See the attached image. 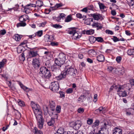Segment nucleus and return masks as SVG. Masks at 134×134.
<instances>
[{
  "label": "nucleus",
  "instance_id": "nucleus-62",
  "mask_svg": "<svg viewBox=\"0 0 134 134\" xmlns=\"http://www.w3.org/2000/svg\"><path fill=\"white\" fill-rule=\"evenodd\" d=\"M53 26L56 28H61L62 27L61 26L57 24L54 25Z\"/></svg>",
  "mask_w": 134,
  "mask_h": 134
},
{
  "label": "nucleus",
  "instance_id": "nucleus-37",
  "mask_svg": "<svg viewBox=\"0 0 134 134\" xmlns=\"http://www.w3.org/2000/svg\"><path fill=\"white\" fill-rule=\"evenodd\" d=\"M127 3L130 6H132L134 4L133 0H126Z\"/></svg>",
  "mask_w": 134,
  "mask_h": 134
},
{
  "label": "nucleus",
  "instance_id": "nucleus-45",
  "mask_svg": "<svg viewBox=\"0 0 134 134\" xmlns=\"http://www.w3.org/2000/svg\"><path fill=\"white\" fill-rule=\"evenodd\" d=\"M96 40L100 42H102L103 41V38L101 37H96Z\"/></svg>",
  "mask_w": 134,
  "mask_h": 134
},
{
  "label": "nucleus",
  "instance_id": "nucleus-10",
  "mask_svg": "<svg viewBox=\"0 0 134 134\" xmlns=\"http://www.w3.org/2000/svg\"><path fill=\"white\" fill-rule=\"evenodd\" d=\"M36 6L34 4H28L24 7L25 12L26 13L30 12L32 10V8L35 7Z\"/></svg>",
  "mask_w": 134,
  "mask_h": 134
},
{
  "label": "nucleus",
  "instance_id": "nucleus-5",
  "mask_svg": "<svg viewBox=\"0 0 134 134\" xmlns=\"http://www.w3.org/2000/svg\"><path fill=\"white\" fill-rule=\"evenodd\" d=\"M31 105L33 110L35 114H36L37 113H38L39 114L41 113V110L39 109V106L38 104L32 101L31 102Z\"/></svg>",
  "mask_w": 134,
  "mask_h": 134
},
{
  "label": "nucleus",
  "instance_id": "nucleus-30",
  "mask_svg": "<svg viewBox=\"0 0 134 134\" xmlns=\"http://www.w3.org/2000/svg\"><path fill=\"white\" fill-rule=\"evenodd\" d=\"M33 131L35 134H42V132L40 130H38L36 127H34Z\"/></svg>",
  "mask_w": 134,
  "mask_h": 134
},
{
  "label": "nucleus",
  "instance_id": "nucleus-16",
  "mask_svg": "<svg viewBox=\"0 0 134 134\" xmlns=\"http://www.w3.org/2000/svg\"><path fill=\"white\" fill-rule=\"evenodd\" d=\"M92 26L93 27L97 28V30L101 29L102 27V25L98 23H94Z\"/></svg>",
  "mask_w": 134,
  "mask_h": 134
},
{
  "label": "nucleus",
  "instance_id": "nucleus-42",
  "mask_svg": "<svg viewBox=\"0 0 134 134\" xmlns=\"http://www.w3.org/2000/svg\"><path fill=\"white\" fill-rule=\"evenodd\" d=\"M17 102L18 103L19 105L20 106H23L24 104V102L20 99H18Z\"/></svg>",
  "mask_w": 134,
  "mask_h": 134
},
{
  "label": "nucleus",
  "instance_id": "nucleus-60",
  "mask_svg": "<svg viewBox=\"0 0 134 134\" xmlns=\"http://www.w3.org/2000/svg\"><path fill=\"white\" fill-rule=\"evenodd\" d=\"M106 32L108 34L112 35L113 34V32L109 30H107L106 31Z\"/></svg>",
  "mask_w": 134,
  "mask_h": 134
},
{
  "label": "nucleus",
  "instance_id": "nucleus-9",
  "mask_svg": "<svg viewBox=\"0 0 134 134\" xmlns=\"http://www.w3.org/2000/svg\"><path fill=\"white\" fill-rule=\"evenodd\" d=\"M117 92L118 94L120 97H124L127 95L126 92L121 87H120L118 88Z\"/></svg>",
  "mask_w": 134,
  "mask_h": 134
},
{
  "label": "nucleus",
  "instance_id": "nucleus-6",
  "mask_svg": "<svg viewBox=\"0 0 134 134\" xmlns=\"http://www.w3.org/2000/svg\"><path fill=\"white\" fill-rule=\"evenodd\" d=\"M70 126L73 127L75 130H78L81 126L82 123L79 120H77L76 121H72L70 123Z\"/></svg>",
  "mask_w": 134,
  "mask_h": 134
},
{
  "label": "nucleus",
  "instance_id": "nucleus-17",
  "mask_svg": "<svg viewBox=\"0 0 134 134\" xmlns=\"http://www.w3.org/2000/svg\"><path fill=\"white\" fill-rule=\"evenodd\" d=\"M50 107L52 110L54 111L55 109L56 105L55 102L53 100H51L49 101Z\"/></svg>",
  "mask_w": 134,
  "mask_h": 134
},
{
  "label": "nucleus",
  "instance_id": "nucleus-29",
  "mask_svg": "<svg viewBox=\"0 0 134 134\" xmlns=\"http://www.w3.org/2000/svg\"><path fill=\"white\" fill-rule=\"evenodd\" d=\"M22 36L21 35H20L18 34H16L14 36V38L16 41H19L22 37Z\"/></svg>",
  "mask_w": 134,
  "mask_h": 134
},
{
  "label": "nucleus",
  "instance_id": "nucleus-39",
  "mask_svg": "<svg viewBox=\"0 0 134 134\" xmlns=\"http://www.w3.org/2000/svg\"><path fill=\"white\" fill-rule=\"evenodd\" d=\"M85 98V96L84 95H81L78 99V101L83 102Z\"/></svg>",
  "mask_w": 134,
  "mask_h": 134
},
{
  "label": "nucleus",
  "instance_id": "nucleus-13",
  "mask_svg": "<svg viewBox=\"0 0 134 134\" xmlns=\"http://www.w3.org/2000/svg\"><path fill=\"white\" fill-rule=\"evenodd\" d=\"M32 64L35 68H38L40 66V62L39 60L38 59H33Z\"/></svg>",
  "mask_w": 134,
  "mask_h": 134
},
{
  "label": "nucleus",
  "instance_id": "nucleus-31",
  "mask_svg": "<svg viewBox=\"0 0 134 134\" xmlns=\"http://www.w3.org/2000/svg\"><path fill=\"white\" fill-rule=\"evenodd\" d=\"M89 40L91 43H93L96 41V37L92 36L90 37Z\"/></svg>",
  "mask_w": 134,
  "mask_h": 134
},
{
  "label": "nucleus",
  "instance_id": "nucleus-55",
  "mask_svg": "<svg viewBox=\"0 0 134 134\" xmlns=\"http://www.w3.org/2000/svg\"><path fill=\"white\" fill-rule=\"evenodd\" d=\"M85 23L87 25H89L90 24V21L89 19H87L85 20Z\"/></svg>",
  "mask_w": 134,
  "mask_h": 134
},
{
  "label": "nucleus",
  "instance_id": "nucleus-40",
  "mask_svg": "<svg viewBox=\"0 0 134 134\" xmlns=\"http://www.w3.org/2000/svg\"><path fill=\"white\" fill-rule=\"evenodd\" d=\"M64 132V130L62 128H59L57 131V132L56 133L59 134H63Z\"/></svg>",
  "mask_w": 134,
  "mask_h": 134
},
{
  "label": "nucleus",
  "instance_id": "nucleus-63",
  "mask_svg": "<svg viewBox=\"0 0 134 134\" xmlns=\"http://www.w3.org/2000/svg\"><path fill=\"white\" fill-rule=\"evenodd\" d=\"M51 10V9L50 8L49 9H45V12L46 14H48Z\"/></svg>",
  "mask_w": 134,
  "mask_h": 134
},
{
  "label": "nucleus",
  "instance_id": "nucleus-3",
  "mask_svg": "<svg viewBox=\"0 0 134 134\" xmlns=\"http://www.w3.org/2000/svg\"><path fill=\"white\" fill-rule=\"evenodd\" d=\"M37 121L38 126L40 129H41L43 127L44 120L42 115V113L39 114V113L35 114Z\"/></svg>",
  "mask_w": 134,
  "mask_h": 134
},
{
  "label": "nucleus",
  "instance_id": "nucleus-58",
  "mask_svg": "<svg viewBox=\"0 0 134 134\" xmlns=\"http://www.w3.org/2000/svg\"><path fill=\"white\" fill-rule=\"evenodd\" d=\"M6 33L5 30H1L0 31V34L3 35H4Z\"/></svg>",
  "mask_w": 134,
  "mask_h": 134
},
{
  "label": "nucleus",
  "instance_id": "nucleus-46",
  "mask_svg": "<svg viewBox=\"0 0 134 134\" xmlns=\"http://www.w3.org/2000/svg\"><path fill=\"white\" fill-rule=\"evenodd\" d=\"M73 90L72 88H69L67 89L66 91V93H71L73 92Z\"/></svg>",
  "mask_w": 134,
  "mask_h": 134
},
{
  "label": "nucleus",
  "instance_id": "nucleus-7",
  "mask_svg": "<svg viewBox=\"0 0 134 134\" xmlns=\"http://www.w3.org/2000/svg\"><path fill=\"white\" fill-rule=\"evenodd\" d=\"M50 88L52 91L54 92H57L58 91L59 88L58 82L57 81L52 82Z\"/></svg>",
  "mask_w": 134,
  "mask_h": 134
},
{
  "label": "nucleus",
  "instance_id": "nucleus-56",
  "mask_svg": "<svg viewBox=\"0 0 134 134\" xmlns=\"http://www.w3.org/2000/svg\"><path fill=\"white\" fill-rule=\"evenodd\" d=\"M130 84L132 86L134 85V80L133 79L131 80H130Z\"/></svg>",
  "mask_w": 134,
  "mask_h": 134
},
{
  "label": "nucleus",
  "instance_id": "nucleus-54",
  "mask_svg": "<svg viewBox=\"0 0 134 134\" xmlns=\"http://www.w3.org/2000/svg\"><path fill=\"white\" fill-rule=\"evenodd\" d=\"M113 40L115 42H116L117 41H119V40L118 38L117 37H114L113 38ZM119 40H121V39H120Z\"/></svg>",
  "mask_w": 134,
  "mask_h": 134
},
{
  "label": "nucleus",
  "instance_id": "nucleus-34",
  "mask_svg": "<svg viewBox=\"0 0 134 134\" xmlns=\"http://www.w3.org/2000/svg\"><path fill=\"white\" fill-rule=\"evenodd\" d=\"M100 122L98 120H96L95 122L93 124L92 127H95L96 126H98L99 125Z\"/></svg>",
  "mask_w": 134,
  "mask_h": 134
},
{
  "label": "nucleus",
  "instance_id": "nucleus-18",
  "mask_svg": "<svg viewBox=\"0 0 134 134\" xmlns=\"http://www.w3.org/2000/svg\"><path fill=\"white\" fill-rule=\"evenodd\" d=\"M94 31L93 30L90 29L87 30H85L83 31L84 34H86L87 35H92L94 34Z\"/></svg>",
  "mask_w": 134,
  "mask_h": 134
},
{
  "label": "nucleus",
  "instance_id": "nucleus-61",
  "mask_svg": "<svg viewBox=\"0 0 134 134\" xmlns=\"http://www.w3.org/2000/svg\"><path fill=\"white\" fill-rule=\"evenodd\" d=\"M129 25L134 26V21H131L129 23Z\"/></svg>",
  "mask_w": 134,
  "mask_h": 134
},
{
  "label": "nucleus",
  "instance_id": "nucleus-51",
  "mask_svg": "<svg viewBox=\"0 0 134 134\" xmlns=\"http://www.w3.org/2000/svg\"><path fill=\"white\" fill-rule=\"evenodd\" d=\"M37 36L39 37H41L43 34L42 31L40 30L38 31L37 32Z\"/></svg>",
  "mask_w": 134,
  "mask_h": 134
},
{
  "label": "nucleus",
  "instance_id": "nucleus-12",
  "mask_svg": "<svg viewBox=\"0 0 134 134\" xmlns=\"http://www.w3.org/2000/svg\"><path fill=\"white\" fill-rule=\"evenodd\" d=\"M44 40L45 41L49 42L50 43L53 41L54 38L52 35H46L44 36Z\"/></svg>",
  "mask_w": 134,
  "mask_h": 134
},
{
  "label": "nucleus",
  "instance_id": "nucleus-38",
  "mask_svg": "<svg viewBox=\"0 0 134 134\" xmlns=\"http://www.w3.org/2000/svg\"><path fill=\"white\" fill-rule=\"evenodd\" d=\"M26 25V24L25 23L21 22L18 23L17 24V26L18 27L20 26H24Z\"/></svg>",
  "mask_w": 134,
  "mask_h": 134
},
{
  "label": "nucleus",
  "instance_id": "nucleus-4",
  "mask_svg": "<svg viewBox=\"0 0 134 134\" xmlns=\"http://www.w3.org/2000/svg\"><path fill=\"white\" fill-rule=\"evenodd\" d=\"M111 124L109 122L105 121L104 122L103 124H102L100 127V130H99L97 134H105V130L110 127Z\"/></svg>",
  "mask_w": 134,
  "mask_h": 134
},
{
  "label": "nucleus",
  "instance_id": "nucleus-43",
  "mask_svg": "<svg viewBox=\"0 0 134 134\" xmlns=\"http://www.w3.org/2000/svg\"><path fill=\"white\" fill-rule=\"evenodd\" d=\"M88 51L89 55L91 56L96 55L97 54L95 51Z\"/></svg>",
  "mask_w": 134,
  "mask_h": 134
},
{
  "label": "nucleus",
  "instance_id": "nucleus-33",
  "mask_svg": "<svg viewBox=\"0 0 134 134\" xmlns=\"http://www.w3.org/2000/svg\"><path fill=\"white\" fill-rule=\"evenodd\" d=\"M64 14L63 13L60 14V15L58 16L56 19L57 21H59L61 19H63L64 17Z\"/></svg>",
  "mask_w": 134,
  "mask_h": 134
},
{
  "label": "nucleus",
  "instance_id": "nucleus-52",
  "mask_svg": "<svg viewBox=\"0 0 134 134\" xmlns=\"http://www.w3.org/2000/svg\"><path fill=\"white\" fill-rule=\"evenodd\" d=\"M121 60V58L120 56H118L116 58V60L118 63H119Z\"/></svg>",
  "mask_w": 134,
  "mask_h": 134
},
{
  "label": "nucleus",
  "instance_id": "nucleus-47",
  "mask_svg": "<svg viewBox=\"0 0 134 134\" xmlns=\"http://www.w3.org/2000/svg\"><path fill=\"white\" fill-rule=\"evenodd\" d=\"M61 109V107L59 105H58L56 108V110L57 113H60V112Z\"/></svg>",
  "mask_w": 134,
  "mask_h": 134
},
{
  "label": "nucleus",
  "instance_id": "nucleus-41",
  "mask_svg": "<svg viewBox=\"0 0 134 134\" xmlns=\"http://www.w3.org/2000/svg\"><path fill=\"white\" fill-rule=\"evenodd\" d=\"M77 111L78 113L82 114L84 112V109L83 108H80L78 109Z\"/></svg>",
  "mask_w": 134,
  "mask_h": 134
},
{
  "label": "nucleus",
  "instance_id": "nucleus-44",
  "mask_svg": "<svg viewBox=\"0 0 134 134\" xmlns=\"http://www.w3.org/2000/svg\"><path fill=\"white\" fill-rule=\"evenodd\" d=\"M93 122V120L92 119H88L87 120V123L89 125H91Z\"/></svg>",
  "mask_w": 134,
  "mask_h": 134
},
{
  "label": "nucleus",
  "instance_id": "nucleus-49",
  "mask_svg": "<svg viewBox=\"0 0 134 134\" xmlns=\"http://www.w3.org/2000/svg\"><path fill=\"white\" fill-rule=\"evenodd\" d=\"M60 94V98H64V93L62 91H60L59 92Z\"/></svg>",
  "mask_w": 134,
  "mask_h": 134
},
{
  "label": "nucleus",
  "instance_id": "nucleus-27",
  "mask_svg": "<svg viewBox=\"0 0 134 134\" xmlns=\"http://www.w3.org/2000/svg\"><path fill=\"white\" fill-rule=\"evenodd\" d=\"M7 62V60L6 59H3L0 62V69L4 66V65Z\"/></svg>",
  "mask_w": 134,
  "mask_h": 134
},
{
  "label": "nucleus",
  "instance_id": "nucleus-50",
  "mask_svg": "<svg viewBox=\"0 0 134 134\" xmlns=\"http://www.w3.org/2000/svg\"><path fill=\"white\" fill-rule=\"evenodd\" d=\"M127 54L129 55H134V51H127Z\"/></svg>",
  "mask_w": 134,
  "mask_h": 134
},
{
  "label": "nucleus",
  "instance_id": "nucleus-28",
  "mask_svg": "<svg viewBox=\"0 0 134 134\" xmlns=\"http://www.w3.org/2000/svg\"><path fill=\"white\" fill-rule=\"evenodd\" d=\"M20 86L26 92H29L31 91V89H29L26 87L24 86L22 84H21Z\"/></svg>",
  "mask_w": 134,
  "mask_h": 134
},
{
  "label": "nucleus",
  "instance_id": "nucleus-35",
  "mask_svg": "<svg viewBox=\"0 0 134 134\" xmlns=\"http://www.w3.org/2000/svg\"><path fill=\"white\" fill-rule=\"evenodd\" d=\"M72 19V17L71 15L68 16L65 20V21L68 22L70 21Z\"/></svg>",
  "mask_w": 134,
  "mask_h": 134
},
{
  "label": "nucleus",
  "instance_id": "nucleus-11",
  "mask_svg": "<svg viewBox=\"0 0 134 134\" xmlns=\"http://www.w3.org/2000/svg\"><path fill=\"white\" fill-rule=\"evenodd\" d=\"M64 71V72L66 73V75L70 74L74 76L75 74V70L72 68H70L68 69H65Z\"/></svg>",
  "mask_w": 134,
  "mask_h": 134
},
{
  "label": "nucleus",
  "instance_id": "nucleus-19",
  "mask_svg": "<svg viewBox=\"0 0 134 134\" xmlns=\"http://www.w3.org/2000/svg\"><path fill=\"white\" fill-rule=\"evenodd\" d=\"M66 76V74L63 71H62L61 74L58 76L57 77V79L58 80H60L65 78Z\"/></svg>",
  "mask_w": 134,
  "mask_h": 134
},
{
  "label": "nucleus",
  "instance_id": "nucleus-59",
  "mask_svg": "<svg viewBox=\"0 0 134 134\" xmlns=\"http://www.w3.org/2000/svg\"><path fill=\"white\" fill-rule=\"evenodd\" d=\"M99 5L100 9H104V6L103 4L101 3H99Z\"/></svg>",
  "mask_w": 134,
  "mask_h": 134
},
{
  "label": "nucleus",
  "instance_id": "nucleus-14",
  "mask_svg": "<svg viewBox=\"0 0 134 134\" xmlns=\"http://www.w3.org/2000/svg\"><path fill=\"white\" fill-rule=\"evenodd\" d=\"M27 41L26 40L22 42L18 47V49L20 50H24L25 49V47H26V44L27 43Z\"/></svg>",
  "mask_w": 134,
  "mask_h": 134
},
{
  "label": "nucleus",
  "instance_id": "nucleus-15",
  "mask_svg": "<svg viewBox=\"0 0 134 134\" xmlns=\"http://www.w3.org/2000/svg\"><path fill=\"white\" fill-rule=\"evenodd\" d=\"M122 130L119 127H116L113 130V134H121Z\"/></svg>",
  "mask_w": 134,
  "mask_h": 134
},
{
  "label": "nucleus",
  "instance_id": "nucleus-36",
  "mask_svg": "<svg viewBox=\"0 0 134 134\" xmlns=\"http://www.w3.org/2000/svg\"><path fill=\"white\" fill-rule=\"evenodd\" d=\"M43 5V2L40 1H37L36 2V5L37 6L41 7Z\"/></svg>",
  "mask_w": 134,
  "mask_h": 134
},
{
  "label": "nucleus",
  "instance_id": "nucleus-1",
  "mask_svg": "<svg viewBox=\"0 0 134 134\" xmlns=\"http://www.w3.org/2000/svg\"><path fill=\"white\" fill-rule=\"evenodd\" d=\"M59 58L56 59L55 63L52 68L53 71H57L59 70V68L65 62V55L63 53H60L58 56Z\"/></svg>",
  "mask_w": 134,
  "mask_h": 134
},
{
  "label": "nucleus",
  "instance_id": "nucleus-23",
  "mask_svg": "<svg viewBox=\"0 0 134 134\" xmlns=\"http://www.w3.org/2000/svg\"><path fill=\"white\" fill-rule=\"evenodd\" d=\"M121 74H122L124 73V68L122 66L118 67L116 69Z\"/></svg>",
  "mask_w": 134,
  "mask_h": 134
},
{
  "label": "nucleus",
  "instance_id": "nucleus-26",
  "mask_svg": "<svg viewBox=\"0 0 134 134\" xmlns=\"http://www.w3.org/2000/svg\"><path fill=\"white\" fill-rule=\"evenodd\" d=\"M55 121L54 119L51 118V119L48 121L47 123L48 125L49 126L53 125L54 124Z\"/></svg>",
  "mask_w": 134,
  "mask_h": 134
},
{
  "label": "nucleus",
  "instance_id": "nucleus-32",
  "mask_svg": "<svg viewBox=\"0 0 134 134\" xmlns=\"http://www.w3.org/2000/svg\"><path fill=\"white\" fill-rule=\"evenodd\" d=\"M19 59L21 61H24L25 60V57L24 55V52L19 56Z\"/></svg>",
  "mask_w": 134,
  "mask_h": 134
},
{
  "label": "nucleus",
  "instance_id": "nucleus-21",
  "mask_svg": "<svg viewBox=\"0 0 134 134\" xmlns=\"http://www.w3.org/2000/svg\"><path fill=\"white\" fill-rule=\"evenodd\" d=\"M28 17L27 15H22L20 17L19 20L21 22L24 21L28 19Z\"/></svg>",
  "mask_w": 134,
  "mask_h": 134
},
{
  "label": "nucleus",
  "instance_id": "nucleus-25",
  "mask_svg": "<svg viewBox=\"0 0 134 134\" xmlns=\"http://www.w3.org/2000/svg\"><path fill=\"white\" fill-rule=\"evenodd\" d=\"M62 6V4H57L54 7H52L50 8L51 10H55L57 9Z\"/></svg>",
  "mask_w": 134,
  "mask_h": 134
},
{
  "label": "nucleus",
  "instance_id": "nucleus-22",
  "mask_svg": "<svg viewBox=\"0 0 134 134\" xmlns=\"http://www.w3.org/2000/svg\"><path fill=\"white\" fill-rule=\"evenodd\" d=\"M37 54L36 51H30L29 52V56L31 57H35Z\"/></svg>",
  "mask_w": 134,
  "mask_h": 134
},
{
  "label": "nucleus",
  "instance_id": "nucleus-53",
  "mask_svg": "<svg viewBox=\"0 0 134 134\" xmlns=\"http://www.w3.org/2000/svg\"><path fill=\"white\" fill-rule=\"evenodd\" d=\"M103 108L102 107H100L99 109L96 110V111L99 112L100 113H102L103 110Z\"/></svg>",
  "mask_w": 134,
  "mask_h": 134
},
{
  "label": "nucleus",
  "instance_id": "nucleus-57",
  "mask_svg": "<svg viewBox=\"0 0 134 134\" xmlns=\"http://www.w3.org/2000/svg\"><path fill=\"white\" fill-rule=\"evenodd\" d=\"M76 16L77 18H81L83 17L82 14L79 13L77 14H76Z\"/></svg>",
  "mask_w": 134,
  "mask_h": 134
},
{
  "label": "nucleus",
  "instance_id": "nucleus-64",
  "mask_svg": "<svg viewBox=\"0 0 134 134\" xmlns=\"http://www.w3.org/2000/svg\"><path fill=\"white\" fill-rule=\"evenodd\" d=\"M88 9H89L88 7L82 9V11L83 12L86 13L87 12V10Z\"/></svg>",
  "mask_w": 134,
  "mask_h": 134
},
{
  "label": "nucleus",
  "instance_id": "nucleus-20",
  "mask_svg": "<svg viewBox=\"0 0 134 134\" xmlns=\"http://www.w3.org/2000/svg\"><path fill=\"white\" fill-rule=\"evenodd\" d=\"M97 59L98 61L100 62H103L104 61V56L102 54L99 55L97 57Z\"/></svg>",
  "mask_w": 134,
  "mask_h": 134
},
{
  "label": "nucleus",
  "instance_id": "nucleus-48",
  "mask_svg": "<svg viewBox=\"0 0 134 134\" xmlns=\"http://www.w3.org/2000/svg\"><path fill=\"white\" fill-rule=\"evenodd\" d=\"M50 44L52 46H57L58 45V43L56 42H51L50 43Z\"/></svg>",
  "mask_w": 134,
  "mask_h": 134
},
{
  "label": "nucleus",
  "instance_id": "nucleus-8",
  "mask_svg": "<svg viewBox=\"0 0 134 134\" xmlns=\"http://www.w3.org/2000/svg\"><path fill=\"white\" fill-rule=\"evenodd\" d=\"M69 34L73 35V38L75 39H79L81 36V34L79 32L76 31L75 29H74L70 31Z\"/></svg>",
  "mask_w": 134,
  "mask_h": 134
},
{
  "label": "nucleus",
  "instance_id": "nucleus-2",
  "mask_svg": "<svg viewBox=\"0 0 134 134\" xmlns=\"http://www.w3.org/2000/svg\"><path fill=\"white\" fill-rule=\"evenodd\" d=\"M39 74L42 77L46 79H49L51 76L50 71L46 67L44 66L40 68Z\"/></svg>",
  "mask_w": 134,
  "mask_h": 134
},
{
  "label": "nucleus",
  "instance_id": "nucleus-24",
  "mask_svg": "<svg viewBox=\"0 0 134 134\" xmlns=\"http://www.w3.org/2000/svg\"><path fill=\"white\" fill-rule=\"evenodd\" d=\"M93 17L94 19L96 20H98L99 19H102L101 16L99 14H94L93 15Z\"/></svg>",
  "mask_w": 134,
  "mask_h": 134
}]
</instances>
